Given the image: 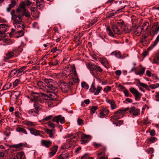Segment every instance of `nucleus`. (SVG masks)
Returning a JSON list of instances; mask_svg holds the SVG:
<instances>
[{
  "mask_svg": "<svg viewBox=\"0 0 159 159\" xmlns=\"http://www.w3.org/2000/svg\"><path fill=\"white\" fill-rule=\"evenodd\" d=\"M34 108L29 110L28 114L32 116H37L39 115V111L42 109V106L37 102H34Z\"/></svg>",
  "mask_w": 159,
  "mask_h": 159,
  "instance_id": "nucleus-1",
  "label": "nucleus"
},
{
  "mask_svg": "<svg viewBox=\"0 0 159 159\" xmlns=\"http://www.w3.org/2000/svg\"><path fill=\"white\" fill-rule=\"evenodd\" d=\"M11 16V19L13 21V24L19 23L22 22L21 15L20 13H17L15 10H12L10 13Z\"/></svg>",
  "mask_w": 159,
  "mask_h": 159,
  "instance_id": "nucleus-2",
  "label": "nucleus"
},
{
  "mask_svg": "<svg viewBox=\"0 0 159 159\" xmlns=\"http://www.w3.org/2000/svg\"><path fill=\"white\" fill-rule=\"evenodd\" d=\"M16 28L18 30L16 32L18 34V36H17V38L21 37L24 35V32L23 30L25 27L22 22L15 24L14 25Z\"/></svg>",
  "mask_w": 159,
  "mask_h": 159,
  "instance_id": "nucleus-3",
  "label": "nucleus"
},
{
  "mask_svg": "<svg viewBox=\"0 0 159 159\" xmlns=\"http://www.w3.org/2000/svg\"><path fill=\"white\" fill-rule=\"evenodd\" d=\"M43 81L47 84V87L50 90L52 91H55L56 89V88L54 86L55 84H56V82L50 79L44 78L43 79Z\"/></svg>",
  "mask_w": 159,
  "mask_h": 159,
  "instance_id": "nucleus-4",
  "label": "nucleus"
},
{
  "mask_svg": "<svg viewBox=\"0 0 159 159\" xmlns=\"http://www.w3.org/2000/svg\"><path fill=\"white\" fill-rule=\"evenodd\" d=\"M41 95L42 97H45L47 98V99L50 100H55L58 98L56 93L55 92H50L48 91V92H46V93H41Z\"/></svg>",
  "mask_w": 159,
  "mask_h": 159,
  "instance_id": "nucleus-5",
  "label": "nucleus"
},
{
  "mask_svg": "<svg viewBox=\"0 0 159 159\" xmlns=\"http://www.w3.org/2000/svg\"><path fill=\"white\" fill-rule=\"evenodd\" d=\"M95 85V83H93L89 90L91 92L93 93L95 95H98L101 92L102 89V88L100 86H98L96 88Z\"/></svg>",
  "mask_w": 159,
  "mask_h": 159,
  "instance_id": "nucleus-6",
  "label": "nucleus"
},
{
  "mask_svg": "<svg viewBox=\"0 0 159 159\" xmlns=\"http://www.w3.org/2000/svg\"><path fill=\"white\" fill-rule=\"evenodd\" d=\"M17 50V49L14 48L11 51H8L6 54L5 56H4V60H7L14 57L15 55L14 53L16 52Z\"/></svg>",
  "mask_w": 159,
  "mask_h": 159,
  "instance_id": "nucleus-7",
  "label": "nucleus"
},
{
  "mask_svg": "<svg viewBox=\"0 0 159 159\" xmlns=\"http://www.w3.org/2000/svg\"><path fill=\"white\" fill-rule=\"evenodd\" d=\"M129 90L134 95L135 100L139 101L142 95V94L139 92L134 88L131 87L130 88Z\"/></svg>",
  "mask_w": 159,
  "mask_h": 159,
  "instance_id": "nucleus-8",
  "label": "nucleus"
},
{
  "mask_svg": "<svg viewBox=\"0 0 159 159\" xmlns=\"http://www.w3.org/2000/svg\"><path fill=\"white\" fill-rule=\"evenodd\" d=\"M123 113V111L121 110H119L115 112L113 116L111 117V120L112 122L116 121L120 118V116Z\"/></svg>",
  "mask_w": 159,
  "mask_h": 159,
  "instance_id": "nucleus-9",
  "label": "nucleus"
},
{
  "mask_svg": "<svg viewBox=\"0 0 159 159\" xmlns=\"http://www.w3.org/2000/svg\"><path fill=\"white\" fill-rule=\"evenodd\" d=\"M87 67L91 73L93 77H96L97 65L89 63L87 65Z\"/></svg>",
  "mask_w": 159,
  "mask_h": 159,
  "instance_id": "nucleus-10",
  "label": "nucleus"
},
{
  "mask_svg": "<svg viewBox=\"0 0 159 159\" xmlns=\"http://www.w3.org/2000/svg\"><path fill=\"white\" fill-rule=\"evenodd\" d=\"M59 87L62 91L65 93L67 92L69 89L68 84L62 81L61 82Z\"/></svg>",
  "mask_w": 159,
  "mask_h": 159,
  "instance_id": "nucleus-11",
  "label": "nucleus"
},
{
  "mask_svg": "<svg viewBox=\"0 0 159 159\" xmlns=\"http://www.w3.org/2000/svg\"><path fill=\"white\" fill-rule=\"evenodd\" d=\"M91 139V137L89 135H87L84 134H81L80 140L81 143L84 144L88 142V139Z\"/></svg>",
  "mask_w": 159,
  "mask_h": 159,
  "instance_id": "nucleus-12",
  "label": "nucleus"
},
{
  "mask_svg": "<svg viewBox=\"0 0 159 159\" xmlns=\"http://www.w3.org/2000/svg\"><path fill=\"white\" fill-rule=\"evenodd\" d=\"M129 112L130 113H132V115L134 116H137L140 114V110L138 108H136L134 107H131L129 110Z\"/></svg>",
  "mask_w": 159,
  "mask_h": 159,
  "instance_id": "nucleus-13",
  "label": "nucleus"
},
{
  "mask_svg": "<svg viewBox=\"0 0 159 159\" xmlns=\"http://www.w3.org/2000/svg\"><path fill=\"white\" fill-rule=\"evenodd\" d=\"M27 129L30 131V133L36 136L41 135V131L39 130L33 128H30L28 127H27Z\"/></svg>",
  "mask_w": 159,
  "mask_h": 159,
  "instance_id": "nucleus-14",
  "label": "nucleus"
},
{
  "mask_svg": "<svg viewBox=\"0 0 159 159\" xmlns=\"http://www.w3.org/2000/svg\"><path fill=\"white\" fill-rule=\"evenodd\" d=\"M25 4L24 2L23 1L20 2L19 4V7H18L16 9V11L17 13H20L24 10L25 9H27L25 8Z\"/></svg>",
  "mask_w": 159,
  "mask_h": 159,
  "instance_id": "nucleus-15",
  "label": "nucleus"
},
{
  "mask_svg": "<svg viewBox=\"0 0 159 159\" xmlns=\"http://www.w3.org/2000/svg\"><path fill=\"white\" fill-rule=\"evenodd\" d=\"M7 152V151L5 149L3 145H0V157H6L5 153Z\"/></svg>",
  "mask_w": 159,
  "mask_h": 159,
  "instance_id": "nucleus-16",
  "label": "nucleus"
},
{
  "mask_svg": "<svg viewBox=\"0 0 159 159\" xmlns=\"http://www.w3.org/2000/svg\"><path fill=\"white\" fill-rule=\"evenodd\" d=\"M41 143L42 146L48 148L51 147L52 144L51 141L48 140H42L41 141Z\"/></svg>",
  "mask_w": 159,
  "mask_h": 159,
  "instance_id": "nucleus-17",
  "label": "nucleus"
},
{
  "mask_svg": "<svg viewBox=\"0 0 159 159\" xmlns=\"http://www.w3.org/2000/svg\"><path fill=\"white\" fill-rule=\"evenodd\" d=\"M57 146H55L50 149L51 152H49L48 154L50 157H52L56 154L57 151Z\"/></svg>",
  "mask_w": 159,
  "mask_h": 159,
  "instance_id": "nucleus-18",
  "label": "nucleus"
},
{
  "mask_svg": "<svg viewBox=\"0 0 159 159\" xmlns=\"http://www.w3.org/2000/svg\"><path fill=\"white\" fill-rule=\"evenodd\" d=\"M20 94V91H15L11 93V97L14 100H15L19 97Z\"/></svg>",
  "mask_w": 159,
  "mask_h": 159,
  "instance_id": "nucleus-19",
  "label": "nucleus"
},
{
  "mask_svg": "<svg viewBox=\"0 0 159 159\" xmlns=\"http://www.w3.org/2000/svg\"><path fill=\"white\" fill-rule=\"evenodd\" d=\"M133 33L136 35L139 36L142 31L141 30V27L138 26L136 28H134L133 30Z\"/></svg>",
  "mask_w": 159,
  "mask_h": 159,
  "instance_id": "nucleus-20",
  "label": "nucleus"
},
{
  "mask_svg": "<svg viewBox=\"0 0 159 159\" xmlns=\"http://www.w3.org/2000/svg\"><path fill=\"white\" fill-rule=\"evenodd\" d=\"M106 101L107 103L110 104L111 110H113L116 108L117 106L116 102L113 100L107 99Z\"/></svg>",
  "mask_w": 159,
  "mask_h": 159,
  "instance_id": "nucleus-21",
  "label": "nucleus"
},
{
  "mask_svg": "<svg viewBox=\"0 0 159 159\" xmlns=\"http://www.w3.org/2000/svg\"><path fill=\"white\" fill-rule=\"evenodd\" d=\"M27 66H23L20 68L18 69H17V76H20L25 73L24 70L26 69Z\"/></svg>",
  "mask_w": 159,
  "mask_h": 159,
  "instance_id": "nucleus-22",
  "label": "nucleus"
},
{
  "mask_svg": "<svg viewBox=\"0 0 159 159\" xmlns=\"http://www.w3.org/2000/svg\"><path fill=\"white\" fill-rule=\"evenodd\" d=\"M7 27L5 24H2L0 25V34L3 35L4 32L6 31Z\"/></svg>",
  "mask_w": 159,
  "mask_h": 159,
  "instance_id": "nucleus-23",
  "label": "nucleus"
},
{
  "mask_svg": "<svg viewBox=\"0 0 159 159\" xmlns=\"http://www.w3.org/2000/svg\"><path fill=\"white\" fill-rule=\"evenodd\" d=\"M37 84L39 87V88L43 90L44 92H48V90L47 89L46 87L44 86V83L42 81H39L37 82Z\"/></svg>",
  "mask_w": 159,
  "mask_h": 159,
  "instance_id": "nucleus-24",
  "label": "nucleus"
},
{
  "mask_svg": "<svg viewBox=\"0 0 159 159\" xmlns=\"http://www.w3.org/2000/svg\"><path fill=\"white\" fill-rule=\"evenodd\" d=\"M112 30L114 34H120L121 33V30L115 25H113L112 26Z\"/></svg>",
  "mask_w": 159,
  "mask_h": 159,
  "instance_id": "nucleus-25",
  "label": "nucleus"
},
{
  "mask_svg": "<svg viewBox=\"0 0 159 159\" xmlns=\"http://www.w3.org/2000/svg\"><path fill=\"white\" fill-rule=\"evenodd\" d=\"M24 124L27 126L29 127V128L32 127H33L35 126L36 124L34 122H32L30 121L25 120L24 121Z\"/></svg>",
  "mask_w": 159,
  "mask_h": 159,
  "instance_id": "nucleus-26",
  "label": "nucleus"
},
{
  "mask_svg": "<svg viewBox=\"0 0 159 159\" xmlns=\"http://www.w3.org/2000/svg\"><path fill=\"white\" fill-rule=\"evenodd\" d=\"M101 62L102 64L106 68L109 67L110 66L109 62L107 60L105 57L102 59Z\"/></svg>",
  "mask_w": 159,
  "mask_h": 159,
  "instance_id": "nucleus-27",
  "label": "nucleus"
},
{
  "mask_svg": "<svg viewBox=\"0 0 159 159\" xmlns=\"http://www.w3.org/2000/svg\"><path fill=\"white\" fill-rule=\"evenodd\" d=\"M21 12L20 15H21L22 17L24 16L28 18L30 17V13L28 11L27 9H25L24 10H23Z\"/></svg>",
  "mask_w": 159,
  "mask_h": 159,
  "instance_id": "nucleus-28",
  "label": "nucleus"
},
{
  "mask_svg": "<svg viewBox=\"0 0 159 159\" xmlns=\"http://www.w3.org/2000/svg\"><path fill=\"white\" fill-rule=\"evenodd\" d=\"M36 5L38 7L40 8H42L44 6V2L43 0H36Z\"/></svg>",
  "mask_w": 159,
  "mask_h": 159,
  "instance_id": "nucleus-29",
  "label": "nucleus"
},
{
  "mask_svg": "<svg viewBox=\"0 0 159 159\" xmlns=\"http://www.w3.org/2000/svg\"><path fill=\"white\" fill-rule=\"evenodd\" d=\"M159 42V34L157 37L155 41L154 42L153 44L150 47L148 48V49H151L153 48Z\"/></svg>",
  "mask_w": 159,
  "mask_h": 159,
  "instance_id": "nucleus-30",
  "label": "nucleus"
},
{
  "mask_svg": "<svg viewBox=\"0 0 159 159\" xmlns=\"http://www.w3.org/2000/svg\"><path fill=\"white\" fill-rule=\"evenodd\" d=\"M16 130L17 132H21L25 134H28V133L26 130L23 128L20 127H17L16 129Z\"/></svg>",
  "mask_w": 159,
  "mask_h": 159,
  "instance_id": "nucleus-31",
  "label": "nucleus"
},
{
  "mask_svg": "<svg viewBox=\"0 0 159 159\" xmlns=\"http://www.w3.org/2000/svg\"><path fill=\"white\" fill-rule=\"evenodd\" d=\"M149 23L148 22H146L144 23L142 25V27H141L142 31L145 30V31H147L148 30Z\"/></svg>",
  "mask_w": 159,
  "mask_h": 159,
  "instance_id": "nucleus-32",
  "label": "nucleus"
},
{
  "mask_svg": "<svg viewBox=\"0 0 159 159\" xmlns=\"http://www.w3.org/2000/svg\"><path fill=\"white\" fill-rule=\"evenodd\" d=\"M61 116V115H59L58 116H56L54 117L52 120V121L55 122L57 124H58Z\"/></svg>",
  "mask_w": 159,
  "mask_h": 159,
  "instance_id": "nucleus-33",
  "label": "nucleus"
},
{
  "mask_svg": "<svg viewBox=\"0 0 159 159\" xmlns=\"http://www.w3.org/2000/svg\"><path fill=\"white\" fill-rule=\"evenodd\" d=\"M24 146V144L23 143H20L18 144H14L12 145L13 147L15 148H16L19 150H20L21 148Z\"/></svg>",
  "mask_w": 159,
  "mask_h": 159,
  "instance_id": "nucleus-34",
  "label": "nucleus"
},
{
  "mask_svg": "<svg viewBox=\"0 0 159 159\" xmlns=\"http://www.w3.org/2000/svg\"><path fill=\"white\" fill-rule=\"evenodd\" d=\"M107 33L110 35V36L112 37H114L115 35L112 32L110 26H108L107 28Z\"/></svg>",
  "mask_w": 159,
  "mask_h": 159,
  "instance_id": "nucleus-35",
  "label": "nucleus"
},
{
  "mask_svg": "<svg viewBox=\"0 0 159 159\" xmlns=\"http://www.w3.org/2000/svg\"><path fill=\"white\" fill-rule=\"evenodd\" d=\"M111 55H114L115 57L118 58H120L121 57V54L118 51L113 52L111 53Z\"/></svg>",
  "mask_w": 159,
  "mask_h": 159,
  "instance_id": "nucleus-36",
  "label": "nucleus"
},
{
  "mask_svg": "<svg viewBox=\"0 0 159 159\" xmlns=\"http://www.w3.org/2000/svg\"><path fill=\"white\" fill-rule=\"evenodd\" d=\"M53 129H52L50 130L49 129H47L45 131L46 133L49 135V136L50 138H52L53 137L52 131Z\"/></svg>",
  "mask_w": 159,
  "mask_h": 159,
  "instance_id": "nucleus-37",
  "label": "nucleus"
},
{
  "mask_svg": "<svg viewBox=\"0 0 159 159\" xmlns=\"http://www.w3.org/2000/svg\"><path fill=\"white\" fill-rule=\"evenodd\" d=\"M145 68L144 67L141 68L140 70L138 72H136L135 74L137 75H142L144 74L145 72Z\"/></svg>",
  "mask_w": 159,
  "mask_h": 159,
  "instance_id": "nucleus-38",
  "label": "nucleus"
},
{
  "mask_svg": "<svg viewBox=\"0 0 159 159\" xmlns=\"http://www.w3.org/2000/svg\"><path fill=\"white\" fill-rule=\"evenodd\" d=\"M137 81H138L139 84L140 86H142L143 87L146 88V89H149L148 87V85H147L146 84H145L144 83H141V82H140L139 79H137Z\"/></svg>",
  "mask_w": 159,
  "mask_h": 159,
  "instance_id": "nucleus-39",
  "label": "nucleus"
},
{
  "mask_svg": "<svg viewBox=\"0 0 159 159\" xmlns=\"http://www.w3.org/2000/svg\"><path fill=\"white\" fill-rule=\"evenodd\" d=\"M98 107L97 106H93L90 108L91 111V114L93 115L96 112V111L98 109Z\"/></svg>",
  "mask_w": 159,
  "mask_h": 159,
  "instance_id": "nucleus-40",
  "label": "nucleus"
},
{
  "mask_svg": "<svg viewBox=\"0 0 159 159\" xmlns=\"http://www.w3.org/2000/svg\"><path fill=\"white\" fill-rule=\"evenodd\" d=\"M58 61L57 59L54 60H52V62L49 63V65L50 66H56L57 65L58 63Z\"/></svg>",
  "mask_w": 159,
  "mask_h": 159,
  "instance_id": "nucleus-41",
  "label": "nucleus"
},
{
  "mask_svg": "<svg viewBox=\"0 0 159 159\" xmlns=\"http://www.w3.org/2000/svg\"><path fill=\"white\" fill-rule=\"evenodd\" d=\"M76 44H75V47H76L80 46L82 43V40L80 39L79 37H77L76 39Z\"/></svg>",
  "mask_w": 159,
  "mask_h": 159,
  "instance_id": "nucleus-42",
  "label": "nucleus"
},
{
  "mask_svg": "<svg viewBox=\"0 0 159 159\" xmlns=\"http://www.w3.org/2000/svg\"><path fill=\"white\" fill-rule=\"evenodd\" d=\"M155 27V29H156L157 32H159V24H158V22H156L155 25H153L152 26V29Z\"/></svg>",
  "mask_w": 159,
  "mask_h": 159,
  "instance_id": "nucleus-43",
  "label": "nucleus"
},
{
  "mask_svg": "<svg viewBox=\"0 0 159 159\" xmlns=\"http://www.w3.org/2000/svg\"><path fill=\"white\" fill-rule=\"evenodd\" d=\"M123 93L125 96L127 97H131L132 95L129 92L127 89H125L123 91Z\"/></svg>",
  "mask_w": 159,
  "mask_h": 159,
  "instance_id": "nucleus-44",
  "label": "nucleus"
},
{
  "mask_svg": "<svg viewBox=\"0 0 159 159\" xmlns=\"http://www.w3.org/2000/svg\"><path fill=\"white\" fill-rule=\"evenodd\" d=\"M52 117L53 116L52 115H49L46 116L43 119L41 120V121L42 122H45L46 121H48L51 119L52 118Z\"/></svg>",
  "mask_w": 159,
  "mask_h": 159,
  "instance_id": "nucleus-45",
  "label": "nucleus"
},
{
  "mask_svg": "<svg viewBox=\"0 0 159 159\" xmlns=\"http://www.w3.org/2000/svg\"><path fill=\"white\" fill-rule=\"evenodd\" d=\"M17 71H17V70L16 69L12 70L9 74V76L11 77H12L16 73H17Z\"/></svg>",
  "mask_w": 159,
  "mask_h": 159,
  "instance_id": "nucleus-46",
  "label": "nucleus"
},
{
  "mask_svg": "<svg viewBox=\"0 0 159 159\" xmlns=\"http://www.w3.org/2000/svg\"><path fill=\"white\" fill-rule=\"evenodd\" d=\"M116 26L118 28L120 27L122 28V27H124L125 25L124 24V22L123 21H120V22H117Z\"/></svg>",
  "mask_w": 159,
  "mask_h": 159,
  "instance_id": "nucleus-47",
  "label": "nucleus"
},
{
  "mask_svg": "<svg viewBox=\"0 0 159 159\" xmlns=\"http://www.w3.org/2000/svg\"><path fill=\"white\" fill-rule=\"evenodd\" d=\"M11 86V84L9 83H8L6 84L3 87V89L4 90L9 89Z\"/></svg>",
  "mask_w": 159,
  "mask_h": 159,
  "instance_id": "nucleus-48",
  "label": "nucleus"
},
{
  "mask_svg": "<svg viewBox=\"0 0 159 159\" xmlns=\"http://www.w3.org/2000/svg\"><path fill=\"white\" fill-rule=\"evenodd\" d=\"M81 87L86 89H88L89 87L88 84L85 82H84L81 83Z\"/></svg>",
  "mask_w": 159,
  "mask_h": 159,
  "instance_id": "nucleus-49",
  "label": "nucleus"
},
{
  "mask_svg": "<svg viewBox=\"0 0 159 159\" xmlns=\"http://www.w3.org/2000/svg\"><path fill=\"white\" fill-rule=\"evenodd\" d=\"M111 87L109 86H107L106 87L104 88L103 89V91L106 93H108L111 90Z\"/></svg>",
  "mask_w": 159,
  "mask_h": 159,
  "instance_id": "nucleus-50",
  "label": "nucleus"
},
{
  "mask_svg": "<svg viewBox=\"0 0 159 159\" xmlns=\"http://www.w3.org/2000/svg\"><path fill=\"white\" fill-rule=\"evenodd\" d=\"M89 155L88 153H86L83 155L81 157V159H89Z\"/></svg>",
  "mask_w": 159,
  "mask_h": 159,
  "instance_id": "nucleus-51",
  "label": "nucleus"
},
{
  "mask_svg": "<svg viewBox=\"0 0 159 159\" xmlns=\"http://www.w3.org/2000/svg\"><path fill=\"white\" fill-rule=\"evenodd\" d=\"M119 3L120 5L119 6V9H118V10L117 11V12H118V11H119L120 10H122L124 8H125L126 6L125 5H124L122 6L121 5V4H122V2L121 1H120L119 2Z\"/></svg>",
  "mask_w": 159,
  "mask_h": 159,
  "instance_id": "nucleus-52",
  "label": "nucleus"
},
{
  "mask_svg": "<svg viewBox=\"0 0 159 159\" xmlns=\"http://www.w3.org/2000/svg\"><path fill=\"white\" fill-rule=\"evenodd\" d=\"M151 89H155L158 88L159 87V84L157 83L153 84H152L149 86Z\"/></svg>",
  "mask_w": 159,
  "mask_h": 159,
  "instance_id": "nucleus-53",
  "label": "nucleus"
},
{
  "mask_svg": "<svg viewBox=\"0 0 159 159\" xmlns=\"http://www.w3.org/2000/svg\"><path fill=\"white\" fill-rule=\"evenodd\" d=\"M48 125L49 128H52L53 129L56 126L55 125L51 122H49L48 124Z\"/></svg>",
  "mask_w": 159,
  "mask_h": 159,
  "instance_id": "nucleus-54",
  "label": "nucleus"
},
{
  "mask_svg": "<svg viewBox=\"0 0 159 159\" xmlns=\"http://www.w3.org/2000/svg\"><path fill=\"white\" fill-rule=\"evenodd\" d=\"M39 98V95L38 94V95H37V96L34 97L33 100L35 101V102H37L39 103L38 102L40 101Z\"/></svg>",
  "mask_w": 159,
  "mask_h": 159,
  "instance_id": "nucleus-55",
  "label": "nucleus"
},
{
  "mask_svg": "<svg viewBox=\"0 0 159 159\" xmlns=\"http://www.w3.org/2000/svg\"><path fill=\"white\" fill-rule=\"evenodd\" d=\"M158 33L157 32L155 29V30L151 29L150 30V34L151 35H154L155 34H157Z\"/></svg>",
  "mask_w": 159,
  "mask_h": 159,
  "instance_id": "nucleus-56",
  "label": "nucleus"
},
{
  "mask_svg": "<svg viewBox=\"0 0 159 159\" xmlns=\"http://www.w3.org/2000/svg\"><path fill=\"white\" fill-rule=\"evenodd\" d=\"M20 80L18 79H16L14 82L13 83V85L14 87H15L17 86L19 84V82H20Z\"/></svg>",
  "mask_w": 159,
  "mask_h": 159,
  "instance_id": "nucleus-57",
  "label": "nucleus"
},
{
  "mask_svg": "<svg viewBox=\"0 0 159 159\" xmlns=\"http://www.w3.org/2000/svg\"><path fill=\"white\" fill-rule=\"evenodd\" d=\"M33 27L34 28H36L37 29H39V26L37 22H35L33 23Z\"/></svg>",
  "mask_w": 159,
  "mask_h": 159,
  "instance_id": "nucleus-58",
  "label": "nucleus"
},
{
  "mask_svg": "<svg viewBox=\"0 0 159 159\" xmlns=\"http://www.w3.org/2000/svg\"><path fill=\"white\" fill-rule=\"evenodd\" d=\"M146 151L147 152L148 154H151L153 152V149L152 148H149L147 149Z\"/></svg>",
  "mask_w": 159,
  "mask_h": 159,
  "instance_id": "nucleus-59",
  "label": "nucleus"
},
{
  "mask_svg": "<svg viewBox=\"0 0 159 159\" xmlns=\"http://www.w3.org/2000/svg\"><path fill=\"white\" fill-rule=\"evenodd\" d=\"M147 38V36L145 35L142 36L141 39V42L143 43L146 41L147 40L146 39Z\"/></svg>",
  "mask_w": 159,
  "mask_h": 159,
  "instance_id": "nucleus-60",
  "label": "nucleus"
},
{
  "mask_svg": "<svg viewBox=\"0 0 159 159\" xmlns=\"http://www.w3.org/2000/svg\"><path fill=\"white\" fill-rule=\"evenodd\" d=\"M155 98L156 101H159V91L156 92Z\"/></svg>",
  "mask_w": 159,
  "mask_h": 159,
  "instance_id": "nucleus-61",
  "label": "nucleus"
},
{
  "mask_svg": "<svg viewBox=\"0 0 159 159\" xmlns=\"http://www.w3.org/2000/svg\"><path fill=\"white\" fill-rule=\"evenodd\" d=\"M93 145L95 148H97L100 147L101 146V144L100 143H93Z\"/></svg>",
  "mask_w": 159,
  "mask_h": 159,
  "instance_id": "nucleus-62",
  "label": "nucleus"
},
{
  "mask_svg": "<svg viewBox=\"0 0 159 159\" xmlns=\"http://www.w3.org/2000/svg\"><path fill=\"white\" fill-rule=\"evenodd\" d=\"M22 157H23V155L21 153H18L17 155L16 156V159H22Z\"/></svg>",
  "mask_w": 159,
  "mask_h": 159,
  "instance_id": "nucleus-63",
  "label": "nucleus"
},
{
  "mask_svg": "<svg viewBox=\"0 0 159 159\" xmlns=\"http://www.w3.org/2000/svg\"><path fill=\"white\" fill-rule=\"evenodd\" d=\"M73 80L75 83H77L79 81L78 76H74L73 77Z\"/></svg>",
  "mask_w": 159,
  "mask_h": 159,
  "instance_id": "nucleus-64",
  "label": "nucleus"
}]
</instances>
